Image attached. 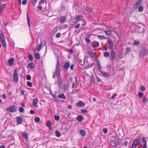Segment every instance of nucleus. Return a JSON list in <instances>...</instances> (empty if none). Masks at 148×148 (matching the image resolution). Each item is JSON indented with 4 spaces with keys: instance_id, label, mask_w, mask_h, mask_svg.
<instances>
[{
    "instance_id": "nucleus-1",
    "label": "nucleus",
    "mask_w": 148,
    "mask_h": 148,
    "mask_svg": "<svg viewBox=\"0 0 148 148\" xmlns=\"http://www.w3.org/2000/svg\"><path fill=\"white\" fill-rule=\"evenodd\" d=\"M54 73H56V74L57 78L59 79L61 78L60 73V64L59 60H58L57 63L56 71L54 72Z\"/></svg>"
},
{
    "instance_id": "nucleus-2",
    "label": "nucleus",
    "mask_w": 148,
    "mask_h": 148,
    "mask_svg": "<svg viewBox=\"0 0 148 148\" xmlns=\"http://www.w3.org/2000/svg\"><path fill=\"white\" fill-rule=\"evenodd\" d=\"M112 139H114L115 142V145H113L114 147H116L120 144L119 139L117 136H113L111 137Z\"/></svg>"
},
{
    "instance_id": "nucleus-3",
    "label": "nucleus",
    "mask_w": 148,
    "mask_h": 148,
    "mask_svg": "<svg viewBox=\"0 0 148 148\" xmlns=\"http://www.w3.org/2000/svg\"><path fill=\"white\" fill-rule=\"evenodd\" d=\"M17 109V107H16L14 105H13L8 108L6 109V110L9 111L10 112H14L16 111Z\"/></svg>"
},
{
    "instance_id": "nucleus-4",
    "label": "nucleus",
    "mask_w": 148,
    "mask_h": 148,
    "mask_svg": "<svg viewBox=\"0 0 148 148\" xmlns=\"http://www.w3.org/2000/svg\"><path fill=\"white\" fill-rule=\"evenodd\" d=\"M148 50L145 48L143 49L140 51L139 55L140 56L142 57L146 55H148Z\"/></svg>"
},
{
    "instance_id": "nucleus-5",
    "label": "nucleus",
    "mask_w": 148,
    "mask_h": 148,
    "mask_svg": "<svg viewBox=\"0 0 148 148\" xmlns=\"http://www.w3.org/2000/svg\"><path fill=\"white\" fill-rule=\"evenodd\" d=\"M13 79L14 81L17 82L18 80V76L17 73V71L16 69H15L14 71V73L13 75Z\"/></svg>"
},
{
    "instance_id": "nucleus-6",
    "label": "nucleus",
    "mask_w": 148,
    "mask_h": 148,
    "mask_svg": "<svg viewBox=\"0 0 148 148\" xmlns=\"http://www.w3.org/2000/svg\"><path fill=\"white\" fill-rule=\"evenodd\" d=\"M111 49L110 55L109 58L110 60L111 61H112L114 60V58L116 56V54L113 49Z\"/></svg>"
},
{
    "instance_id": "nucleus-7",
    "label": "nucleus",
    "mask_w": 148,
    "mask_h": 148,
    "mask_svg": "<svg viewBox=\"0 0 148 148\" xmlns=\"http://www.w3.org/2000/svg\"><path fill=\"white\" fill-rule=\"evenodd\" d=\"M107 43L109 45V48L110 49H112L113 48V44L110 39H108L107 41Z\"/></svg>"
},
{
    "instance_id": "nucleus-8",
    "label": "nucleus",
    "mask_w": 148,
    "mask_h": 148,
    "mask_svg": "<svg viewBox=\"0 0 148 148\" xmlns=\"http://www.w3.org/2000/svg\"><path fill=\"white\" fill-rule=\"evenodd\" d=\"M99 44L98 42L95 41L92 42L91 43V45L93 48H95L97 46H98Z\"/></svg>"
},
{
    "instance_id": "nucleus-9",
    "label": "nucleus",
    "mask_w": 148,
    "mask_h": 148,
    "mask_svg": "<svg viewBox=\"0 0 148 148\" xmlns=\"http://www.w3.org/2000/svg\"><path fill=\"white\" fill-rule=\"evenodd\" d=\"M46 44V42L45 41H42L41 42V43L38 45L36 49L38 51H39L41 49V45H45Z\"/></svg>"
},
{
    "instance_id": "nucleus-10",
    "label": "nucleus",
    "mask_w": 148,
    "mask_h": 148,
    "mask_svg": "<svg viewBox=\"0 0 148 148\" xmlns=\"http://www.w3.org/2000/svg\"><path fill=\"white\" fill-rule=\"evenodd\" d=\"M38 100L37 98H35L33 100L32 104L35 107H38V106L37 103L38 102Z\"/></svg>"
},
{
    "instance_id": "nucleus-11",
    "label": "nucleus",
    "mask_w": 148,
    "mask_h": 148,
    "mask_svg": "<svg viewBox=\"0 0 148 148\" xmlns=\"http://www.w3.org/2000/svg\"><path fill=\"white\" fill-rule=\"evenodd\" d=\"M83 18V16L82 15H79L76 16L75 20L79 21L82 20Z\"/></svg>"
},
{
    "instance_id": "nucleus-12",
    "label": "nucleus",
    "mask_w": 148,
    "mask_h": 148,
    "mask_svg": "<svg viewBox=\"0 0 148 148\" xmlns=\"http://www.w3.org/2000/svg\"><path fill=\"white\" fill-rule=\"evenodd\" d=\"M141 2V0H138L136 3H135L134 6H135V8H136L138 6H140Z\"/></svg>"
},
{
    "instance_id": "nucleus-13",
    "label": "nucleus",
    "mask_w": 148,
    "mask_h": 148,
    "mask_svg": "<svg viewBox=\"0 0 148 148\" xmlns=\"http://www.w3.org/2000/svg\"><path fill=\"white\" fill-rule=\"evenodd\" d=\"M14 61V59L13 58H11L8 61V62L9 65L10 66H12L13 65Z\"/></svg>"
},
{
    "instance_id": "nucleus-14",
    "label": "nucleus",
    "mask_w": 148,
    "mask_h": 148,
    "mask_svg": "<svg viewBox=\"0 0 148 148\" xmlns=\"http://www.w3.org/2000/svg\"><path fill=\"white\" fill-rule=\"evenodd\" d=\"M76 105L77 106H85V103L82 101H79L77 103Z\"/></svg>"
},
{
    "instance_id": "nucleus-15",
    "label": "nucleus",
    "mask_w": 148,
    "mask_h": 148,
    "mask_svg": "<svg viewBox=\"0 0 148 148\" xmlns=\"http://www.w3.org/2000/svg\"><path fill=\"white\" fill-rule=\"evenodd\" d=\"M17 122L18 124H20L21 123L22 119L20 117H17L16 118Z\"/></svg>"
},
{
    "instance_id": "nucleus-16",
    "label": "nucleus",
    "mask_w": 148,
    "mask_h": 148,
    "mask_svg": "<svg viewBox=\"0 0 148 148\" xmlns=\"http://www.w3.org/2000/svg\"><path fill=\"white\" fill-rule=\"evenodd\" d=\"M70 66V64L69 62H66L65 63L64 65V69H66V70H67L69 68Z\"/></svg>"
},
{
    "instance_id": "nucleus-17",
    "label": "nucleus",
    "mask_w": 148,
    "mask_h": 148,
    "mask_svg": "<svg viewBox=\"0 0 148 148\" xmlns=\"http://www.w3.org/2000/svg\"><path fill=\"white\" fill-rule=\"evenodd\" d=\"M51 121H47L46 123V125L49 127L50 130H51Z\"/></svg>"
},
{
    "instance_id": "nucleus-18",
    "label": "nucleus",
    "mask_w": 148,
    "mask_h": 148,
    "mask_svg": "<svg viewBox=\"0 0 148 148\" xmlns=\"http://www.w3.org/2000/svg\"><path fill=\"white\" fill-rule=\"evenodd\" d=\"M101 74L104 77H108L109 75L108 73H107L106 72H105L104 71H101Z\"/></svg>"
},
{
    "instance_id": "nucleus-19",
    "label": "nucleus",
    "mask_w": 148,
    "mask_h": 148,
    "mask_svg": "<svg viewBox=\"0 0 148 148\" xmlns=\"http://www.w3.org/2000/svg\"><path fill=\"white\" fill-rule=\"evenodd\" d=\"M83 119L82 116L80 115L77 116V120L79 122H81Z\"/></svg>"
},
{
    "instance_id": "nucleus-20",
    "label": "nucleus",
    "mask_w": 148,
    "mask_h": 148,
    "mask_svg": "<svg viewBox=\"0 0 148 148\" xmlns=\"http://www.w3.org/2000/svg\"><path fill=\"white\" fill-rule=\"evenodd\" d=\"M58 97L59 98L62 99H66V97L64 94H62L59 95Z\"/></svg>"
},
{
    "instance_id": "nucleus-21",
    "label": "nucleus",
    "mask_w": 148,
    "mask_h": 148,
    "mask_svg": "<svg viewBox=\"0 0 148 148\" xmlns=\"http://www.w3.org/2000/svg\"><path fill=\"white\" fill-rule=\"evenodd\" d=\"M60 21L61 23L64 22L65 21V16H62L60 20Z\"/></svg>"
},
{
    "instance_id": "nucleus-22",
    "label": "nucleus",
    "mask_w": 148,
    "mask_h": 148,
    "mask_svg": "<svg viewBox=\"0 0 148 148\" xmlns=\"http://www.w3.org/2000/svg\"><path fill=\"white\" fill-rule=\"evenodd\" d=\"M0 37L1 40H5V38L3 32L0 34Z\"/></svg>"
},
{
    "instance_id": "nucleus-23",
    "label": "nucleus",
    "mask_w": 148,
    "mask_h": 148,
    "mask_svg": "<svg viewBox=\"0 0 148 148\" xmlns=\"http://www.w3.org/2000/svg\"><path fill=\"white\" fill-rule=\"evenodd\" d=\"M87 53L90 56L91 58H93L94 57V54L92 52L88 51L87 52Z\"/></svg>"
},
{
    "instance_id": "nucleus-24",
    "label": "nucleus",
    "mask_w": 148,
    "mask_h": 148,
    "mask_svg": "<svg viewBox=\"0 0 148 148\" xmlns=\"http://www.w3.org/2000/svg\"><path fill=\"white\" fill-rule=\"evenodd\" d=\"M85 10L89 13L92 12V9L89 7H86Z\"/></svg>"
},
{
    "instance_id": "nucleus-25",
    "label": "nucleus",
    "mask_w": 148,
    "mask_h": 148,
    "mask_svg": "<svg viewBox=\"0 0 148 148\" xmlns=\"http://www.w3.org/2000/svg\"><path fill=\"white\" fill-rule=\"evenodd\" d=\"M27 21L29 27L30 28V23L29 18L28 17V14L27 13Z\"/></svg>"
},
{
    "instance_id": "nucleus-26",
    "label": "nucleus",
    "mask_w": 148,
    "mask_h": 148,
    "mask_svg": "<svg viewBox=\"0 0 148 148\" xmlns=\"http://www.w3.org/2000/svg\"><path fill=\"white\" fill-rule=\"evenodd\" d=\"M80 134L83 136H84L85 135V133L84 131L83 130H80Z\"/></svg>"
},
{
    "instance_id": "nucleus-27",
    "label": "nucleus",
    "mask_w": 148,
    "mask_h": 148,
    "mask_svg": "<svg viewBox=\"0 0 148 148\" xmlns=\"http://www.w3.org/2000/svg\"><path fill=\"white\" fill-rule=\"evenodd\" d=\"M34 66V64L33 63H30L28 65V67L31 69L33 68Z\"/></svg>"
},
{
    "instance_id": "nucleus-28",
    "label": "nucleus",
    "mask_w": 148,
    "mask_h": 148,
    "mask_svg": "<svg viewBox=\"0 0 148 148\" xmlns=\"http://www.w3.org/2000/svg\"><path fill=\"white\" fill-rule=\"evenodd\" d=\"M22 136L26 140H27L28 136L27 134L25 133H24L23 134Z\"/></svg>"
},
{
    "instance_id": "nucleus-29",
    "label": "nucleus",
    "mask_w": 148,
    "mask_h": 148,
    "mask_svg": "<svg viewBox=\"0 0 148 148\" xmlns=\"http://www.w3.org/2000/svg\"><path fill=\"white\" fill-rule=\"evenodd\" d=\"M97 69L99 71L101 72V71H101V65L99 62H98L97 63Z\"/></svg>"
},
{
    "instance_id": "nucleus-30",
    "label": "nucleus",
    "mask_w": 148,
    "mask_h": 148,
    "mask_svg": "<svg viewBox=\"0 0 148 148\" xmlns=\"http://www.w3.org/2000/svg\"><path fill=\"white\" fill-rule=\"evenodd\" d=\"M141 141L143 144H146V140L145 137H143L142 138Z\"/></svg>"
},
{
    "instance_id": "nucleus-31",
    "label": "nucleus",
    "mask_w": 148,
    "mask_h": 148,
    "mask_svg": "<svg viewBox=\"0 0 148 148\" xmlns=\"http://www.w3.org/2000/svg\"><path fill=\"white\" fill-rule=\"evenodd\" d=\"M110 55V53L108 52H106L104 53L103 56L106 58H107Z\"/></svg>"
},
{
    "instance_id": "nucleus-32",
    "label": "nucleus",
    "mask_w": 148,
    "mask_h": 148,
    "mask_svg": "<svg viewBox=\"0 0 148 148\" xmlns=\"http://www.w3.org/2000/svg\"><path fill=\"white\" fill-rule=\"evenodd\" d=\"M140 140V138H138L134 140L133 142L136 144H137L139 141Z\"/></svg>"
},
{
    "instance_id": "nucleus-33",
    "label": "nucleus",
    "mask_w": 148,
    "mask_h": 148,
    "mask_svg": "<svg viewBox=\"0 0 148 148\" xmlns=\"http://www.w3.org/2000/svg\"><path fill=\"white\" fill-rule=\"evenodd\" d=\"M97 37L98 38H102L103 39H106V38L104 37L103 35H97Z\"/></svg>"
},
{
    "instance_id": "nucleus-34",
    "label": "nucleus",
    "mask_w": 148,
    "mask_h": 148,
    "mask_svg": "<svg viewBox=\"0 0 148 148\" xmlns=\"http://www.w3.org/2000/svg\"><path fill=\"white\" fill-rule=\"evenodd\" d=\"M55 133L56 136L57 137H59L61 136L60 132L58 131H56Z\"/></svg>"
},
{
    "instance_id": "nucleus-35",
    "label": "nucleus",
    "mask_w": 148,
    "mask_h": 148,
    "mask_svg": "<svg viewBox=\"0 0 148 148\" xmlns=\"http://www.w3.org/2000/svg\"><path fill=\"white\" fill-rule=\"evenodd\" d=\"M35 57L38 60H39L40 58V54L38 53H37L35 54Z\"/></svg>"
},
{
    "instance_id": "nucleus-36",
    "label": "nucleus",
    "mask_w": 148,
    "mask_h": 148,
    "mask_svg": "<svg viewBox=\"0 0 148 148\" xmlns=\"http://www.w3.org/2000/svg\"><path fill=\"white\" fill-rule=\"evenodd\" d=\"M137 145L133 142L131 148H136Z\"/></svg>"
},
{
    "instance_id": "nucleus-37",
    "label": "nucleus",
    "mask_w": 148,
    "mask_h": 148,
    "mask_svg": "<svg viewBox=\"0 0 148 148\" xmlns=\"http://www.w3.org/2000/svg\"><path fill=\"white\" fill-rule=\"evenodd\" d=\"M63 89L64 90H67L68 89V86L67 84H65L64 85Z\"/></svg>"
},
{
    "instance_id": "nucleus-38",
    "label": "nucleus",
    "mask_w": 148,
    "mask_h": 148,
    "mask_svg": "<svg viewBox=\"0 0 148 148\" xmlns=\"http://www.w3.org/2000/svg\"><path fill=\"white\" fill-rule=\"evenodd\" d=\"M28 58L31 61H32L33 60V58L31 54H29L28 56Z\"/></svg>"
},
{
    "instance_id": "nucleus-39",
    "label": "nucleus",
    "mask_w": 148,
    "mask_h": 148,
    "mask_svg": "<svg viewBox=\"0 0 148 148\" xmlns=\"http://www.w3.org/2000/svg\"><path fill=\"white\" fill-rule=\"evenodd\" d=\"M143 10V6H141L138 8V10L139 12H142Z\"/></svg>"
},
{
    "instance_id": "nucleus-40",
    "label": "nucleus",
    "mask_w": 148,
    "mask_h": 148,
    "mask_svg": "<svg viewBox=\"0 0 148 148\" xmlns=\"http://www.w3.org/2000/svg\"><path fill=\"white\" fill-rule=\"evenodd\" d=\"M105 33L107 35L110 36L111 35V33L110 31L108 30H106L104 31Z\"/></svg>"
},
{
    "instance_id": "nucleus-41",
    "label": "nucleus",
    "mask_w": 148,
    "mask_h": 148,
    "mask_svg": "<svg viewBox=\"0 0 148 148\" xmlns=\"http://www.w3.org/2000/svg\"><path fill=\"white\" fill-rule=\"evenodd\" d=\"M54 117L55 119L57 121H58L60 119V116L57 115H55Z\"/></svg>"
},
{
    "instance_id": "nucleus-42",
    "label": "nucleus",
    "mask_w": 148,
    "mask_h": 148,
    "mask_svg": "<svg viewBox=\"0 0 148 148\" xmlns=\"http://www.w3.org/2000/svg\"><path fill=\"white\" fill-rule=\"evenodd\" d=\"M34 121L38 123L40 121V119L39 117H36L35 118Z\"/></svg>"
},
{
    "instance_id": "nucleus-43",
    "label": "nucleus",
    "mask_w": 148,
    "mask_h": 148,
    "mask_svg": "<svg viewBox=\"0 0 148 148\" xmlns=\"http://www.w3.org/2000/svg\"><path fill=\"white\" fill-rule=\"evenodd\" d=\"M27 85L30 87H32V84L31 82H27Z\"/></svg>"
},
{
    "instance_id": "nucleus-44",
    "label": "nucleus",
    "mask_w": 148,
    "mask_h": 148,
    "mask_svg": "<svg viewBox=\"0 0 148 148\" xmlns=\"http://www.w3.org/2000/svg\"><path fill=\"white\" fill-rule=\"evenodd\" d=\"M4 8V7H1V5H0V14L3 11Z\"/></svg>"
},
{
    "instance_id": "nucleus-45",
    "label": "nucleus",
    "mask_w": 148,
    "mask_h": 148,
    "mask_svg": "<svg viewBox=\"0 0 148 148\" xmlns=\"http://www.w3.org/2000/svg\"><path fill=\"white\" fill-rule=\"evenodd\" d=\"M78 62L79 64L82 66L84 64V62H83L82 60L81 59L79 60Z\"/></svg>"
},
{
    "instance_id": "nucleus-46",
    "label": "nucleus",
    "mask_w": 148,
    "mask_h": 148,
    "mask_svg": "<svg viewBox=\"0 0 148 148\" xmlns=\"http://www.w3.org/2000/svg\"><path fill=\"white\" fill-rule=\"evenodd\" d=\"M143 102L145 103L147 102V99L145 96H144L143 97Z\"/></svg>"
},
{
    "instance_id": "nucleus-47",
    "label": "nucleus",
    "mask_w": 148,
    "mask_h": 148,
    "mask_svg": "<svg viewBox=\"0 0 148 148\" xmlns=\"http://www.w3.org/2000/svg\"><path fill=\"white\" fill-rule=\"evenodd\" d=\"M42 6L41 5H40L37 7V9L40 11L42 9Z\"/></svg>"
},
{
    "instance_id": "nucleus-48",
    "label": "nucleus",
    "mask_w": 148,
    "mask_h": 148,
    "mask_svg": "<svg viewBox=\"0 0 148 148\" xmlns=\"http://www.w3.org/2000/svg\"><path fill=\"white\" fill-rule=\"evenodd\" d=\"M127 53H128L130 51V47H126L125 49Z\"/></svg>"
},
{
    "instance_id": "nucleus-49",
    "label": "nucleus",
    "mask_w": 148,
    "mask_h": 148,
    "mask_svg": "<svg viewBox=\"0 0 148 148\" xmlns=\"http://www.w3.org/2000/svg\"><path fill=\"white\" fill-rule=\"evenodd\" d=\"M143 93L141 92H139L138 93V96L140 97H142L143 96Z\"/></svg>"
},
{
    "instance_id": "nucleus-50",
    "label": "nucleus",
    "mask_w": 148,
    "mask_h": 148,
    "mask_svg": "<svg viewBox=\"0 0 148 148\" xmlns=\"http://www.w3.org/2000/svg\"><path fill=\"white\" fill-rule=\"evenodd\" d=\"M19 110L20 112H23L24 110L23 108L21 107H20L19 109Z\"/></svg>"
},
{
    "instance_id": "nucleus-51",
    "label": "nucleus",
    "mask_w": 148,
    "mask_h": 148,
    "mask_svg": "<svg viewBox=\"0 0 148 148\" xmlns=\"http://www.w3.org/2000/svg\"><path fill=\"white\" fill-rule=\"evenodd\" d=\"M85 40L86 42L88 43H90V40L87 38H85Z\"/></svg>"
},
{
    "instance_id": "nucleus-52",
    "label": "nucleus",
    "mask_w": 148,
    "mask_h": 148,
    "mask_svg": "<svg viewBox=\"0 0 148 148\" xmlns=\"http://www.w3.org/2000/svg\"><path fill=\"white\" fill-rule=\"evenodd\" d=\"M58 79V84L59 85H60L62 84V79L61 78Z\"/></svg>"
},
{
    "instance_id": "nucleus-53",
    "label": "nucleus",
    "mask_w": 148,
    "mask_h": 148,
    "mask_svg": "<svg viewBox=\"0 0 148 148\" xmlns=\"http://www.w3.org/2000/svg\"><path fill=\"white\" fill-rule=\"evenodd\" d=\"M2 42L3 44V46L5 47H6V43L5 41V40H2Z\"/></svg>"
},
{
    "instance_id": "nucleus-54",
    "label": "nucleus",
    "mask_w": 148,
    "mask_h": 148,
    "mask_svg": "<svg viewBox=\"0 0 148 148\" xmlns=\"http://www.w3.org/2000/svg\"><path fill=\"white\" fill-rule=\"evenodd\" d=\"M117 96V95L116 94H114L111 97V98L112 99H114V98H115V97L116 96Z\"/></svg>"
},
{
    "instance_id": "nucleus-55",
    "label": "nucleus",
    "mask_w": 148,
    "mask_h": 148,
    "mask_svg": "<svg viewBox=\"0 0 148 148\" xmlns=\"http://www.w3.org/2000/svg\"><path fill=\"white\" fill-rule=\"evenodd\" d=\"M31 77L30 75H27V77H26V79L27 80H30L31 79Z\"/></svg>"
},
{
    "instance_id": "nucleus-56",
    "label": "nucleus",
    "mask_w": 148,
    "mask_h": 148,
    "mask_svg": "<svg viewBox=\"0 0 148 148\" xmlns=\"http://www.w3.org/2000/svg\"><path fill=\"white\" fill-rule=\"evenodd\" d=\"M139 43H140L138 41H137L136 40H135L134 41V44L135 45H138L139 44Z\"/></svg>"
},
{
    "instance_id": "nucleus-57",
    "label": "nucleus",
    "mask_w": 148,
    "mask_h": 148,
    "mask_svg": "<svg viewBox=\"0 0 148 148\" xmlns=\"http://www.w3.org/2000/svg\"><path fill=\"white\" fill-rule=\"evenodd\" d=\"M140 89L141 91H144L145 90V88L143 86H142L140 87Z\"/></svg>"
},
{
    "instance_id": "nucleus-58",
    "label": "nucleus",
    "mask_w": 148,
    "mask_h": 148,
    "mask_svg": "<svg viewBox=\"0 0 148 148\" xmlns=\"http://www.w3.org/2000/svg\"><path fill=\"white\" fill-rule=\"evenodd\" d=\"M61 35V34L60 33H57L56 35V38H59L60 37Z\"/></svg>"
},
{
    "instance_id": "nucleus-59",
    "label": "nucleus",
    "mask_w": 148,
    "mask_h": 148,
    "mask_svg": "<svg viewBox=\"0 0 148 148\" xmlns=\"http://www.w3.org/2000/svg\"><path fill=\"white\" fill-rule=\"evenodd\" d=\"M27 2V0H23L22 2V3L23 5L26 4Z\"/></svg>"
},
{
    "instance_id": "nucleus-60",
    "label": "nucleus",
    "mask_w": 148,
    "mask_h": 148,
    "mask_svg": "<svg viewBox=\"0 0 148 148\" xmlns=\"http://www.w3.org/2000/svg\"><path fill=\"white\" fill-rule=\"evenodd\" d=\"M81 111L82 112L84 113H86L88 112L86 110L84 109L81 110Z\"/></svg>"
},
{
    "instance_id": "nucleus-61",
    "label": "nucleus",
    "mask_w": 148,
    "mask_h": 148,
    "mask_svg": "<svg viewBox=\"0 0 148 148\" xmlns=\"http://www.w3.org/2000/svg\"><path fill=\"white\" fill-rule=\"evenodd\" d=\"M80 25V24L79 23L77 24L76 25L75 27V28L77 29L79 28V27Z\"/></svg>"
},
{
    "instance_id": "nucleus-62",
    "label": "nucleus",
    "mask_w": 148,
    "mask_h": 148,
    "mask_svg": "<svg viewBox=\"0 0 148 148\" xmlns=\"http://www.w3.org/2000/svg\"><path fill=\"white\" fill-rule=\"evenodd\" d=\"M44 0H41L39 2V5H40L41 4H43L44 3Z\"/></svg>"
},
{
    "instance_id": "nucleus-63",
    "label": "nucleus",
    "mask_w": 148,
    "mask_h": 148,
    "mask_svg": "<svg viewBox=\"0 0 148 148\" xmlns=\"http://www.w3.org/2000/svg\"><path fill=\"white\" fill-rule=\"evenodd\" d=\"M103 131L104 133L106 134L108 131L107 129L106 128H103Z\"/></svg>"
},
{
    "instance_id": "nucleus-64",
    "label": "nucleus",
    "mask_w": 148,
    "mask_h": 148,
    "mask_svg": "<svg viewBox=\"0 0 148 148\" xmlns=\"http://www.w3.org/2000/svg\"><path fill=\"white\" fill-rule=\"evenodd\" d=\"M24 90H21L20 91V93L21 95H24Z\"/></svg>"
}]
</instances>
